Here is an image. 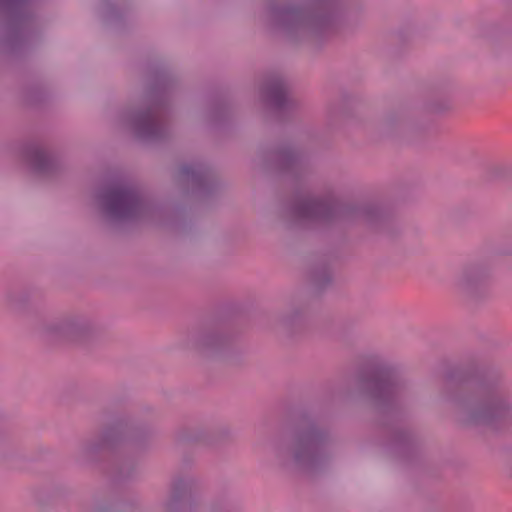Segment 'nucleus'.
Returning a JSON list of instances; mask_svg holds the SVG:
<instances>
[{
    "mask_svg": "<svg viewBox=\"0 0 512 512\" xmlns=\"http://www.w3.org/2000/svg\"><path fill=\"white\" fill-rule=\"evenodd\" d=\"M131 195L127 191H117L112 194V201L116 206H126L130 202Z\"/></svg>",
    "mask_w": 512,
    "mask_h": 512,
    "instance_id": "1",
    "label": "nucleus"
}]
</instances>
